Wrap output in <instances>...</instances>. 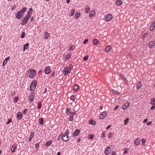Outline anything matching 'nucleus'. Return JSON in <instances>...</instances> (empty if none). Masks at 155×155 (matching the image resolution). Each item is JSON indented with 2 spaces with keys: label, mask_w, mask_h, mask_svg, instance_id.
Listing matches in <instances>:
<instances>
[{
  "label": "nucleus",
  "mask_w": 155,
  "mask_h": 155,
  "mask_svg": "<svg viewBox=\"0 0 155 155\" xmlns=\"http://www.w3.org/2000/svg\"><path fill=\"white\" fill-rule=\"evenodd\" d=\"M27 8L24 7L21 10L18 11L17 13L16 16V18L18 19H20L22 16V14L26 11Z\"/></svg>",
  "instance_id": "1"
},
{
  "label": "nucleus",
  "mask_w": 155,
  "mask_h": 155,
  "mask_svg": "<svg viewBox=\"0 0 155 155\" xmlns=\"http://www.w3.org/2000/svg\"><path fill=\"white\" fill-rule=\"evenodd\" d=\"M67 114L70 116H73L76 114V111L71 108L67 109Z\"/></svg>",
  "instance_id": "2"
},
{
  "label": "nucleus",
  "mask_w": 155,
  "mask_h": 155,
  "mask_svg": "<svg viewBox=\"0 0 155 155\" xmlns=\"http://www.w3.org/2000/svg\"><path fill=\"white\" fill-rule=\"evenodd\" d=\"M28 72L29 74V77L31 78H33L36 74V71L34 69L29 70L28 71Z\"/></svg>",
  "instance_id": "3"
},
{
  "label": "nucleus",
  "mask_w": 155,
  "mask_h": 155,
  "mask_svg": "<svg viewBox=\"0 0 155 155\" xmlns=\"http://www.w3.org/2000/svg\"><path fill=\"white\" fill-rule=\"evenodd\" d=\"M37 81L35 80H34L31 83L30 86V90L31 91H34L35 88L36 86Z\"/></svg>",
  "instance_id": "4"
},
{
  "label": "nucleus",
  "mask_w": 155,
  "mask_h": 155,
  "mask_svg": "<svg viewBox=\"0 0 155 155\" xmlns=\"http://www.w3.org/2000/svg\"><path fill=\"white\" fill-rule=\"evenodd\" d=\"M30 17H28L27 16H26L25 17L23 18L21 21L22 25H24L26 24L27 23Z\"/></svg>",
  "instance_id": "5"
},
{
  "label": "nucleus",
  "mask_w": 155,
  "mask_h": 155,
  "mask_svg": "<svg viewBox=\"0 0 155 155\" xmlns=\"http://www.w3.org/2000/svg\"><path fill=\"white\" fill-rule=\"evenodd\" d=\"M112 16L110 14H107L106 16V20L107 21H109L112 19Z\"/></svg>",
  "instance_id": "6"
},
{
  "label": "nucleus",
  "mask_w": 155,
  "mask_h": 155,
  "mask_svg": "<svg viewBox=\"0 0 155 155\" xmlns=\"http://www.w3.org/2000/svg\"><path fill=\"white\" fill-rule=\"evenodd\" d=\"M62 139L65 142L69 140L68 135L66 134H64L62 136Z\"/></svg>",
  "instance_id": "7"
},
{
  "label": "nucleus",
  "mask_w": 155,
  "mask_h": 155,
  "mask_svg": "<svg viewBox=\"0 0 155 155\" xmlns=\"http://www.w3.org/2000/svg\"><path fill=\"white\" fill-rule=\"evenodd\" d=\"M45 71L46 74H48L51 72V69L49 67H46L45 69Z\"/></svg>",
  "instance_id": "8"
},
{
  "label": "nucleus",
  "mask_w": 155,
  "mask_h": 155,
  "mask_svg": "<svg viewBox=\"0 0 155 155\" xmlns=\"http://www.w3.org/2000/svg\"><path fill=\"white\" fill-rule=\"evenodd\" d=\"M64 73H66L65 74H64V76H65L66 74H69L70 73V71L68 67H65L64 68Z\"/></svg>",
  "instance_id": "9"
},
{
  "label": "nucleus",
  "mask_w": 155,
  "mask_h": 155,
  "mask_svg": "<svg viewBox=\"0 0 155 155\" xmlns=\"http://www.w3.org/2000/svg\"><path fill=\"white\" fill-rule=\"evenodd\" d=\"M129 105V103H126L122 107V109L123 110L126 109L127 108Z\"/></svg>",
  "instance_id": "10"
},
{
  "label": "nucleus",
  "mask_w": 155,
  "mask_h": 155,
  "mask_svg": "<svg viewBox=\"0 0 155 155\" xmlns=\"http://www.w3.org/2000/svg\"><path fill=\"white\" fill-rule=\"evenodd\" d=\"M155 46V43L153 41H151L149 44L148 46L150 48H152Z\"/></svg>",
  "instance_id": "11"
},
{
  "label": "nucleus",
  "mask_w": 155,
  "mask_h": 155,
  "mask_svg": "<svg viewBox=\"0 0 155 155\" xmlns=\"http://www.w3.org/2000/svg\"><path fill=\"white\" fill-rule=\"evenodd\" d=\"M110 149V147H107L106 148L104 151L105 153L107 155L110 153V150H109V149Z\"/></svg>",
  "instance_id": "12"
},
{
  "label": "nucleus",
  "mask_w": 155,
  "mask_h": 155,
  "mask_svg": "<svg viewBox=\"0 0 155 155\" xmlns=\"http://www.w3.org/2000/svg\"><path fill=\"white\" fill-rule=\"evenodd\" d=\"M17 145L14 144L12 147L11 148V151L12 152H14L15 151V149L17 148Z\"/></svg>",
  "instance_id": "13"
},
{
  "label": "nucleus",
  "mask_w": 155,
  "mask_h": 155,
  "mask_svg": "<svg viewBox=\"0 0 155 155\" xmlns=\"http://www.w3.org/2000/svg\"><path fill=\"white\" fill-rule=\"evenodd\" d=\"M10 57H8L6 58H5L4 60V61H3V64H2V66H4L6 64L7 62L8 61Z\"/></svg>",
  "instance_id": "14"
},
{
  "label": "nucleus",
  "mask_w": 155,
  "mask_h": 155,
  "mask_svg": "<svg viewBox=\"0 0 155 155\" xmlns=\"http://www.w3.org/2000/svg\"><path fill=\"white\" fill-rule=\"evenodd\" d=\"M155 27V22L152 23L150 27V30L152 31H153Z\"/></svg>",
  "instance_id": "15"
},
{
  "label": "nucleus",
  "mask_w": 155,
  "mask_h": 155,
  "mask_svg": "<svg viewBox=\"0 0 155 155\" xmlns=\"http://www.w3.org/2000/svg\"><path fill=\"white\" fill-rule=\"evenodd\" d=\"M134 143L136 145H138L140 143V140L139 138L136 139Z\"/></svg>",
  "instance_id": "16"
},
{
  "label": "nucleus",
  "mask_w": 155,
  "mask_h": 155,
  "mask_svg": "<svg viewBox=\"0 0 155 155\" xmlns=\"http://www.w3.org/2000/svg\"><path fill=\"white\" fill-rule=\"evenodd\" d=\"M32 8H30L28 10V11L27 12V15L26 16H27L28 17H30V14H31L32 13Z\"/></svg>",
  "instance_id": "17"
},
{
  "label": "nucleus",
  "mask_w": 155,
  "mask_h": 155,
  "mask_svg": "<svg viewBox=\"0 0 155 155\" xmlns=\"http://www.w3.org/2000/svg\"><path fill=\"white\" fill-rule=\"evenodd\" d=\"M29 44L28 43H26V44L24 45L23 51H25V49L27 50L29 48Z\"/></svg>",
  "instance_id": "18"
},
{
  "label": "nucleus",
  "mask_w": 155,
  "mask_h": 155,
  "mask_svg": "<svg viewBox=\"0 0 155 155\" xmlns=\"http://www.w3.org/2000/svg\"><path fill=\"white\" fill-rule=\"evenodd\" d=\"M80 132L79 130H76L74 132V135L75 136H78Z\"/></svg>",
  "instance_id": "19"
},
{
  "label": "nucleus",
  "mask_w": 155,
  "mask_h": 155,
  "mask_svg": "<svg viewBox=\"0 0 155 155\" xmlns=\"http://www.w3.org/2000/svg\"><path fill=\"white\" fill-rule=\"evenodd\" d=\"M74 90L76 91L79 89V86L78 84H76L74 85L73 87Z\"/></svg>",
  "instance_id": "20"
},
{
  "label": "nucleus",
  "mask_w": 155,
  "mask_h": 155,
  "mask_svg": "<svg viewBox=\"0 0 155 155\" xmlns=\"http://www.w3.org/2000/svg\"><path fill=\"white\" fill-rule=\"evenodd\" d=\"M95 13V12L94 11H91L90 13L89 17H93L94 16V15Z\"/></svg>",
  "instance_id": "21"
},
{
  "label": "nucleus",
  "mask_w": 155,
  "mask_h": 155,
  "mask_svg": "<svg viewBox=\"0 0 155 155\" xmlns=\"http://www.w3.org/2000/svg\"><path fill=\"white\" fill-rule=\"evenodd\" d=\"M38 121L40 124L41 125H42L43 124L44 119L43 118H40L39 119Z\"/></svg>",
  "instance_id": "22"
},
{
  "label": "nucleus",
  "mask_w": 155,
  "mask_h": 155,
  "mask_svg": "<svg viewBox=\"0 0 155 155\" xmlns=\"http://www.w3.org/2000/svg\"><path fill=\"white\" fill-rule=\"evenodd\" d=\"M34 133L33 132H31V135L30 136L29 138V142L31 140V138L34 136Z\"/></svg>",
  "instance_id": "23"
},
{
  "label": "nucleus",
  "mask_w": 155,
  "mask_h": 155,
  "mask_svg": "<svg viewBox=\"0 0 155 155\" xmlns=\"http://www.w3.org/2000/svg\"><path fill=\"white\" fill-rule=\"evenodd\" d=\"M122 2L120 0H117L116 1V4L118 6L121 5L122 4Z\"/></svg>",
  "instance_id": "24"
},
{
  "label": "nucleus",
  "mask_w": 155,
  "mask_h": 155,
  "mask_svg": "<svg viewBox=\"0 0 155 155\" xmlns=\"http://www.w3.org/2000/svg\"><path fill=\"white\" fill-rule=\"evenodd\" d=\"M111 49V47L109 45L108 46L105 48V51L106 52H108Z\"/></svg>",
  "instance_id": "25"
},
{
  "label": "nucleus",
  "mask_w": 155,
  "mask_h": 155,
  "mask_svg": "<svg viewBox=\"0 0 155 155\" xmlns=\"http://www.w3.org/2000/svg\"><path fill=\"white\" fill-rule=\"evenodd\" d=\"M52 143L51 141H48L47 142L45 143V146L46 147H48L50 146Z\"/></svg>",
  "instance_id": "26"
},
{
  "label": "nucleus",
  "mask_w": 155,
  "mask_h": 155,
  "mask_svg": "<svg viewBox=\"0 0 155 155\" xmlns=\"http://www.w3.org/2000/svg\"><path fill=\"white\" fill-rule=\"evenodd\" d=\"M80 16V13H78V12H76L75 13L74 17L75 19H77L78 18V17Z\"/></svg>",
  "instance_id": "27"
},
{
  "label": "nucleus",
  "mask_w": 155,
  "mask_h": 155,
  "mask_svg": "<svg viewBox=\"0 0 155 155\" xmlns=\"http://www.w3.org/2000/svg\"><path fill=\"white\" fill-rule=\"evenodd\" d=\"M107 113L105 111H104L101 113L99 116H106Z\"/></svg>",
  "instance_id": "28"
},
{
  "label": "nucleus",
  "mask_w": 155,
  "mask_h": 155,
  "mask_svg": "<svg viewBox=\"0 0 155 155\" xmlns=\"http://www.w3.org/2000/svg\"><path fill=\"white\" fill-rule=\"evenodd\" d=\"M34 98V97L32 96H30L29 97V102L31 103L33 101V99Z\"/></svg>",
  "instance_id": "29"
},
{
  "label": "nucleus",
  "mask_w": 155,
  "mask_h": 155,
  "mask_svg": "<svg viewBox=\"0 0 155 155\" xmlns=\"http://www.w3.org/2000/svg\"><path fill=\"white\" fill-rule=\"evenodd\" d=\"M89 124L91 125H94L95 124V121L94 120H90L89 121Z\"/></svg>",
  "instance_id": "30"
},
{
  "label": "nucleus",
  "mask_w": 155,
  "mask_h": 155,
  "mask_svg": "<svg viewBox=\"0 0 155 155\" xmlns=\"http://www.w3.org/2000/svg\"><path fill=\"white\" fill-rule=\"evenodd\" d=\"M98 41L96 39H94L93 40V44L95 45H96L98 44Z\"/></svg>",
  "instance_id": "31"
},
{
  "label": "nucleus",
  "mask_w": 155,
  "mask_h": 155,
  "mask_svg": "<svg viewBox=\"0 0 155 155\" xmlns=\"http://www.w3.org/2000/svg\"><path fill=\"white\" fill-rule=\"evenodd\" d=\"M44 35L45 38L46 39H48V38L49 33L48 32H45Z\"/></svg>",
  "instance_id": "32"
},
{
  "label": "nucleus",
  "mask_w": 155,
  "mask_h": 155,
  "mask_svg": "<svg viewBox=\"0 0 155 155\" xmlns=\"http://www.w3.org/2000/svg\"><path fill=\"white\" fill-rule=\"evenodd\" d=\"M141 86V83L140 81L139 82L137 85V89H139Z\"/></svg>",
  "instance_id": "33"
},
{
  "label": "nucleus",
  "mask_w": 155,
  "mask_h": 155,
  "mask_svg": "<svg viewBox=\"0 0 155 155\" xmlns=\"http://www.w3.org/2000/svg\"><path fill=\"white\" fill-rule=\"evenodd\" d=\"M151 103L153 105H155V99L154 98H152L151 100Z\"/></svg>",
  "instance_id": "34"
},
{
  "label": "nucleus",
  "mask_w": 155,
  "mask_h": 155,
  "mask_svg": "<svg viewBox=\"0 0 155 155\" xmlns=\"http://www.w3.org/2000/svg\"><path fill=\"white\" fill-rule=\"evenodd\" d=\"M41 107V103L40 102L38 104L37 108L38 109H40Z\"/></svg>",
  "instance_id": "35"
},
{
  "label": "nucleus",
  "mask_w": 155,
  "mask_h": 155,
  "mask_svg": "<svg viewBox=\"0 0 155 155\" xmlns=\"http://www.w3.org/2000/svg\"><path fill=\"white\" fill-rule=\"evenodd\" d=\"M129 150V148H125L124 149V154H126L127 153L128 150Z\"/></svg>",
  "instance_id": "36"
},
{
  "label": "nucleus",
  "mask_w": 155,
  "mask_h": 155,
  "mask_svg": "<svg viewBox=\"0 0 155 155\" xmlns=\"http://www.w3.org/2000/svg\"><path fill=\"white\" fill-rule=\"evenodd\" d=\"M129 118H127L126 120H125L124 121V124L125 125H127V123H128L129 121Z\"/></svg>",
  "instance_id": "37"
},
{
  "label": "nucleus",
  "mask_w": 155,
  "mask_h": 155,
  "mask_svg": "<svg viewBox=\"0 0 155 155\" xmlns=\"http://www.w3.org/2000/svg\"><path fill=\"white\" fill-rule=\"evenodd\" d=\"M106 134V133L105 131H103L102 132V134L101 135V137L102 138H103L105 137V135Z\"/></svg>",
  "instance_id": "38"
},
{
  "label": "nucleus",
  "mask_w": 155,
  "mask_h": 155,
  "mask_svg": "<svg viewBox=\"0 0 155 155\" xmlns=\"http://www.w3.org/2000/svg\"><path fill=\"white\" fill-rule=\"evenodd\" d=\"M75 12V9H73L71 10V12L70 13V15L71 16L73 15H74V14Z\"/></svg>",
  "instance_id": "39"
},
{
  "label": "nucleus",
  "mask_w": 155,
  "mask_h": 155,
  "mask_svg": "<svg viewBox=\"0 0 155 155\" xmlns=\"http://www.w3.org/2000/svg\"><path fill=\"white\" fill-rule=\"evenodd\" d=\"M22 114L21 112H18L16 116H22Z\"/></svg>",
  "instance_id": "40"
},
{
  "label": "nucleus",
  "mask_w": 155,
  "mask_h": 155,
  "mask_svg": "<svg viewBox=\"0 0 155 155\" xmlns=\"http://www.w3.org/2000/svg\"><path fill=\"white\" fill-rule=\"evenodd\" d=\"M90 11V9L89 8H86L85 9V12L86 13H88Z\"/></svg>",
  "instance_id": "41"
},
{
  "label": "nucleus",
  "mask_w": 155,
  "mask_h": 155,
  "mask_svg": "<svg viewBox=\"0 0 155 155\" xmlns=\"http://www.w3.org/2000/svg\"><path fill=\"white\" fill-rule=\"evenodd\" d=\"M142 142L143 145H145V143L146 142V140L145 139H142Z\"/></svg>",
  "instance_id": "42"
},
{
  "label": "nucleus",
  "mask_w": 155,
  "mask_h": 155,
  "mask_svg": "<svg viewBox=\"0 0 155 155\" xmlns=\"http://www.w3.org/2000/svg\"><path fill=\"white\" fill-rule=\"evenodd\" d=\"M25 35V32H23L21 34V38H24Z\"/></svg>",
  "instance_id": "43"
},
{
  "label": "nucleus",
  "mask_w": 155,
  "mask_h": 155,
  "mask_svg": "<svg viewBox=\"0 0 155 155\" xmlns=\"http://www.w3.org/2000/svg\"><path fill=\"white\" fill-rule=\"evenodd\" d=\"M71 58V54H68L67 55L66 57L65 58V59H68L70 58Z\"/></svg>",
  "instance_id": "44"
},
{
  "label": "nucleus",
  "mask_w": 155,
  "mask_h": 155,
  "mask_svg": "<svg viewBox=\"0 0 155 155\" xmlns=\"http://www.w3.org/2000/svg\"><path fill=\"white\" fill-rule=\"evenodd\" d=\"M12 121V120L11 119H9L8 120V121L6 123V124H10V123H11Z\"/></svg>",
  "instance_id": "45"
},
{
  "label": "nucleus",
  "mask_w": 155,
  "mask_h": 155,
  "mask_svg": "<svg viewBox=\"0 0 155 155\" xmlns=\"http://www.w3.org/2000/svg\"><path fill=\"white\" fill-rule=\"evenodd\" d=\"M88 58H89L88 56H85L84 58V60L85 61H87V59H88Z\"/></svg>",
  "instance_id": "46"
},
{
  "label": "nucleus",
  "mask_w": 155,
  "mask_h": 155,
  "mask_svg": "<svg viewBox=\"0 0 155 155\" xmlns=\"http://www.w3.org/2000/svg\"><path fill=\"white\" fill-rule=\"evenodd\" d=\"M89 138L90 139H92L94 138V135H93L91 134L89 136Z\"/></svg>",
  "instance_id": "47"
},
{
  "label": "nucleus",
  "mask_w": 155,
  "mask_h": 155,
  "mask_svg": "<svg viewBox=\"0 0 155 155\" xmlns=\"http://www.w3.org/2000/svg\"><path fill=\"white\" fill-rule=\"evenodd\" d=\"M39 145L38 143H37L35 144V147L36 148H37V149L39 147Z\"/></svg>",
  "instance_id": "48"
},
{
  "label": "nucleus",
  "mask_w": 155,
  "mask_h": 155,
  "mask_svg": "<svg viewBox=\"0 0 155 155\" xmlns=\"http://www.w3.org/2000/svg\"><path fill=\"white\" fill-rule=\"evenodd\" d=\"M27 111H28V110L27 109H25L23 110V113L24 114H25L27 113Z\"/></svg>",
  "instance_id": "49"
},
{
  "label": "nucleus",
  "mask_w": 155,
  "mask_h": 155,
  "mask_svg": "<svg viewBox=\"0 0 155 155\" xmlns=\"http://www.w3.org/2000/svg\"><path fill=\"white\" fill-rule=\"evenodd\" d=\"M147 35V34H146V33H145L143 36V39L144 40L145 38H146Z\"/></svg>",
  "instance_id": "50"
},
{
  "label": "nucleus",
  "mask_w": 155,
  "mask_h": 155,
  "mask_svg": "<svg viewBox=\"0 0 155 155\" xmlns=\"http://www.w3.org/2000/svg\"><path fill=\"white\" fill-rule=\"evenodd\" d=\"M88 41V39H86L84 41L83 43L84 44H86Z\"/></svg>",
  "instance_id": "51"
},
{
  "label": "nucleus",
  "mask_w": 155,
  "mask_h": 155,
  "mask_svg": "<svg viewBox=\"0 0 155 155\" xmlns=\"http://www.w3.org/2000/svg\"><path fill=\"white\" fill-rule=\"evenodd\" d=\"M18 98L16 97L14 99V101L15 102H16L18 99Z\"/></svg>",
  "instance_id": "52"
},
{
  "label": "nucleus",
  "mask_w": 155,
  "mask_h": 155,
  "mask_svg": "<svg viewBox=\"0 0 155 155\" xmlns=\"http://www.w3.org/2000/svg\"><path fill=\"white\" fill-rule=\"evenodd\" d=\"M113 92L114 94H118V93H119V92H118V91H117L115 90H113Z\"/></svg>",
  "instance_id": "53"
},
{
  "label": "nucleus",
  "mask_w": 155,
  "mask_h": 155,
  "mask_svg": "<svg viewBox=\"0 0 155 155\" xmlns=\"http://www.w3.org/2000/svg\"><path fill=\"white\" fill-rule=\"evenodd\" d=\"M71 99V100H74V95H72L71 97H70Z\"/></svg>",
  "instance_id": "54"
},
{
  "label": "nucleus",
  "mask_w": 155,
  "mask_h": 155,
  "mask_svg": "<svg viewBox=\"0 0 155 155\" xmlns=\"http://www.w3.org/2000/svg\"><path fill=\"white\" fill-rule=\"evenodd\" d=\"M119 107V106L117 105L114 108V110H117Z\"/></svg>",
  "instance_id": "55"
},
{
  "label": "nucleus",
  "mask_w": 155,
  "mask_h": 155,
  "mask_svg": "<svg viewBox=\"0 0 155 155\" xmlns=\"http://www.w3.org/2000/svg\"><path fill=\"white\" fill-rule=\"evenodd\" d=\"M69 70H71V68H72V66L71 64H69L68 67Z\"/></svg>",
  "instance_id": "56"
},
{
  "label": "nucleus",
  "mask_w": 155,
  "mask_h": 155,
  "mask_svg": "<svg viewBox=\"0 0 155 155\" xmlns=\"http://www.w3.org/2000/svg\"><path fill=\"white\" fill-rule=\"evenodd\" d=\"M73 117H69V120L70 121H72L73 120Z\"/></svg>",
  "instance_id": "57"
},
{
  "label": "nucleus",
  "mask_w": 155,
  "mask_h": 155,
  "mask_svg": "<svg viewBox=\"0 0 155 155\" xmlns=\"http://www.w3.org/2000/svg\"><path fill=\"white\" fill-rule=\"evenodd\" d=\"M108 138H110L111 137V136H112L111 133H109L108 134Z\"/></svg>",
  "instance_id": "58"
},
{
  "label": "nucleus",
  "mask_w": 155,
  "mask_h": 155,
  "mask_svg": "<svg viewBox=\"0 0 155 155\" xmlns=\"http://www.w3.org/2000/svg\"><path fill=\"white\" fill-rule=\"evenodd\" d=\"M152 123V122L151 121L147 123V125H151Z\"/></svg>",
  "instance_id": "59"
},
{
  "label": "nucleus",
  "mask_w": 155,
  "mask_h": 155,
  "mask_svg": "<svg viewBox=\"0 0 155 155\" xmlns=\"http://www.w3.org/2000/svg\"><path fill=\"white\" fill-rule=\"evenodd\" d=\"M30 95L35 97V93H31Z\"/></svg>",
  "instance_id": "60"
},
{
  "label": "nucleus",
  "mask_w": 155,
  "mask_h": 155,
  "mask_svg": "<svg viewBox=\"0 0 155 155\" xmlns=\"http://www.w3.org/2000/svg\"><path fill=\"white\" fill-rule=\"evenodd\" d=\"M111 127V125H109V126H108L107 128H106V129L107 130H108V129H109Z\"/></svg>",
  "instance_id": "61"
},
{
  "label": "nucleus",
  "mask_w": 155,
  "mask_h": 155,
  "mask_svg": "<svg viewBox=\"0 0 155 155\" xmlns=\"http://www.w3.org/2000/svg\"><path fill=\"white\" fill-rule=\"evenodd\" d=\"M155 109V105H153L152 106L151 108V110H153Z\"/></svg>",
  "instance_id": "62"
},
{
  "label": "nucleus",
  "mask_w": 155,
  "mask_h": 155,
  "mask_svg": "<svg viewBox=\"0 0 155 155\" xmlns=\"http://www.w3.org/2000/svg\"><path fill=\"white\" fill-rule=\"evenodd\" d=\"M124 81L126 83H128V81L127 79L124 78Z\"/></svg>",
  "instance_id": "63"
},
{
  "label": "nucleus",
  "mask_w": 155,
  "mask_h": 155,
  "mask_svg": "<svg viewBox=\"0 0 155 155\" xmlns=\"http://www.w3.org/2000/svg\"><path fill=\"white\" fill-rule=\"evenodd\" d=\"M112 155H116V153L114 151H113L112 152Z\"/></svg>",
  "instance_id": "64"
}]
</instances>
